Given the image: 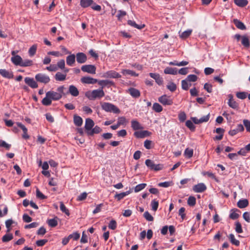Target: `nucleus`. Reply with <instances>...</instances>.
<instances>
[{
  "mask_svg": "<svg viewBox=\"0 0 250 250\" xmlns=\"http://www.w3.org/2000/svg\"><path fill=\"white\" fill-rule=\"evenodd\" d=\"M46 69L49 71L54 72L58 70V67L55 64H51L49 66L46 67Z\"/></svg>",
  "mask_w": 250,
  "mask_h": 250,
  "instance_id": "obj_62",
  "label": "nucleus"
},
{
  "mask_svg": "<svg viewBox=\"0 0 250 250\" xmlns=\"http://www.w3.org/2000/svg\"><path fill=\"white\" fill-rule=\"evenodd\" d=\"M150 77L154 79L156 82V83L159 85H161L163 84V80L162 77H160V75L157 73H150L149 74Z\"/></svg>",
  "mask_w": 250,
  "mask_h": 250,
  "instance_id": "obj_13",
  "label": "nucleus"
},
{
  "mask_svg": "<svg viewBox=\"0 0 250 250\" xmlns=\"http://www.w3.org/2000/svg\"><path fill=\"white\" fill-rule=\"evenodd\" d=\"M237 212H240V210L237 208H233L230 210V213L229 214V218L231 219L235 220L237 219L239 215Z\"/></svg>",
  "mask_w": 250,
  "mask_h": 250,
  "instance_id": "obj_21",
  "label": "nucleus"
},
{
  "mask_svg": "<svg viewBox=\"0 0 250 250\" xmlns=\"http://www.w3.org/2000/svg\"><path fill=\"white\" fill-rule=\"evenodd\" d=\"M81 81L83 83L85 84H94L97 82V80L92 77L87 76L83 77L81 79Z\"/></svg>",
  "mask_w": 250,
  "mask_h": 250,
  "instance_id": "obj_11",
  "label": "nucleus"
},
{
  "mask_svg": "<svg viewBox=\"0 0 250 250\" xmlns=\"http://www.w3.org/2000/svg\"><path fill=\"white\" fill-rule=\"evenodd\" d=\"M35 78L37 82L44 84L48 83L50 81L49 77L43 73H38L36 74Z\"/></svg>",
  "mask_w": 250,
  "mask_h": 250,
  "instance_id": "obj_3",
  "label": "nucleus"
},
{
  "mask_svg": "<svg viewBox=\"0 0 250 250\" xmlns=\"http://www.w3.org/2000/svg\"><path fill=\"white\" fill-rule=\"evenodd\" d=\"M60 209L62 212L65 213L67 216L70 215L68 209L66 208L62 202H60Z\"/></svg>",
  "mask_w": 250,
  "mask_h": 250,
  "instance_id": "obj_45",
  "label": "nucleus"
},
{
  "mask_svg": "<svg viewBox=\"0 0 250 250\" xmlns=\"http://www.w3.org/2000/svg\"><path fill=\"white\" fill-rule=\"evenodd\" d=\"M102 130V129L99 126L96 125L88 132V135L92 136L94 134H98L101 132Z\"/></svg>",
  "mask_w": 250,
  "mask_h": 250,
  "instance_id": "obj_33",
  "label": "nucleus"
},
{
  "mask_svg": "<svg viewBox=\"0 0 250 250\" xmlns=\"http://www.w3.org/2000/svg\"><path fill=\"white\" fill-rule=\"evenodd\" d=\"M0 147H5L7 150H9L11 147V145L6 143L3 140H0Z\"/></svg>",
  "mask_w": 250,
  "mask_h": 250,
  "instance_id": "obj_55",
  "label": "nucleus"
},
{
  "mask_svg": "<svg viewBox=\"0 0 250 250\" xmlns=\"http://www.w3.org/2000/svg\"><path fill=\"white\" fill-rule=\"evenodd\" d=\"M75 55L71 54L66 57V63L69 66H72L75 62Z\"/></svg>",
  "mask_w": 250,
  "mask_h": 250,
  "instance_id": "obj_24",
  "label": "nucleus"
},
{
  "mask_svg": "<svg viewBox=\"0 0 250 250\" xmlns=\"http://www.w3.org/2000/svg\"><path fill=\"white\" fill-rule=\"evenodd\" d=\"M48 225L51 227H55L57 226L58 222L56 218L50 219L47 220Z\"/></svg>",
  "mask_w": 250,
  "mask_h": 250,
  "instance_id": "obj_44",
  "label": "nucleus"
},
{
  "mask_svg": "<svg viewBox=\"0 0 250 250\" xmlns=\"http://www.w3.org/2000/svg\"><path fill=\"white\" fill-rule=\"evenodd\" d=\"M66 74H62L61 72H57L55 76V78L56 81H63L65 80Z\"/></svg>",
  "mask_w": 250,
  "mask_h": 250,
  "instance_id": "obj_29",
  "label": "nucleus"
},
{
  "mask_svg": "<svg viewBox=\"0 0 250 250\" xmlns=\"http://www.w3.org/2000/svg\"><path fill=\"white\" fill-rule=\"evenodd\" d=\"M146 184L142 183L137 185L134 188V191L135 192H138L143 190L146 187Z\"/></svg>",
  "mask_w": 250,
  "mask_h": 250,
  "instance_id": "obj_41",
  "label": "nucleus"
},
{
  "mask_svg": "<svg viewBox=\"0 0 250 250\" xmlns=\"http://www.w3.org/2000/svg\"><path fill=\"white\" fill-rule=\"evenodd\" d=\"M94 125V122H93V121L92 119H91L90 118H87L85 120L84 128H85V130L86 131V132L87 134L92 129Z\"/></svg>",
  "mask_w": 250,
  "mask_h": 250,
  "instance_id": "obj_10",
  "label": "nucleus"
},
{
  "mask_svg": "<svg viewBox=\"0 0 250 250\" xmlns=\"http://www.w3.org/2000/svg\"><path fill=\"white\" fill-rule=\"evenodd\" d=\"M76 57L77 62L79 63H83L87 60V57L83 53H78L76 55Z\"/></svg>",
  "mask_w": 250,
  "mask_h": 250,
  "instance_id": "obj_12",
  "label": "nucleus"
},
{
  "mask_svg": "<svg viewBox=\"0 0 250 250\" xmlns=\"http://www.w3.org/2000/svg\"><path fill=\"white\" fill-rule=\"evenodd\" d=\"M167 87L170 91L174 92L176 90L177 87H176V85L174 83L171 82V83H169L167 85Z\"/></svg>",
  "mask_w": 250,
  "mask_h": 250,
  "instance_id": "obj_48",
  "label": "nucleus"
},
{
  "mask_svg": "<svg viewBox=\"0 0 250 250\" xmlns=\"http://www.w3.org/2000/svg\"><path fill=\"white\" fill-rule=\"evenodd\" d=\"M242 44L246 48H249L250 46V40L246 36H242L241 39Z\"/></svg>",
  "mask_w": 250,
  "mask_h": 250,
  "instance_id": "obj_27",
  "label": "nucleus"
},
{
  "mask_svg": "<svg viewBox=\"0 0 250 250\" xmlns=\"http://www.w3.org/2000/svg\"><path fill=\"white\" fill-rule=\"evenodd\" d=\"M228 105L233 109H237L238 107V104L233 99V96L231 94L229 95Z\"/></svg>",
  "mask_w": 250,
  "mask_h": 250,
  "instance_id": "obj_15",
  "label": "nucleus"
},
{
  "mask_svg": "<svg viewBox=\"0 0 250 250\" xmlns=\"http://www.w3.org/2000/svg\"><path fill=\"white\" fill-rule=\"evenodd\" d=\"M131 192L130 190L127 191L126 192H121L120 193H117L115 195V198L117 199L118 201L121 200L124 198L125 196L130 194Z\"/></svg>",
  "mask_w": 250,
  "mask_h": 250,
  "instance_id": "obj_26",
  "label": "nucleus"
},
{
  "mask_svg": "<svg viewBox=\"0 0 250 250\" xmlns=\"http://www.w3.org/2000/svg\"><path fill=\"white\" fill-rule=\"evenodd\" d=\"M152 142L150 140H146L144 142V146L146 149H150L152 148Z\"/></svg>",
  "mask_w": 250,
  "mask_h": 250,
  "instance_id": "obj_57",
  "label": "nucleus"
},
{
  "mask_svg": "<svg viewBox=\"0 0 250 250\" xmlns=\"http://www.w3.org/2000/svg\"><path fill=\"white\" fill-rule=\"evenodd\" d=\"M102 109L106 112H113L114 113L118 114L120 112V109L115 105L109 103L104 102L101 104Z\"/></svg>",
  "mask_w": 250,
  "mask_h": 250,
  "instance_id": "obj_2",
  "label": "nucleus"
},
{
  "mask_svg": "<svg viewBox=\"0 0 250 250\" xmlns=\"http://www.w3.org/2000/svg\"><path fill=\"white\" fill-rule=\"evenodd\" d=\"M68 236L70 239H73L74 240H77L80 238V235L78 232H74L70 234Z\"/></svg>",
  "mask_w": 250,
  "mask_h": 250,
  "instance_id": "obj_61",
  "label": "nucleus"
},
{
  "mask_svg": "<svg viewBox=\"0 0 250 250\" xmlns=\"http://www.w3.org/2000/svg\"><path fill=\"white\" fill-rule=\"evenodd\" d=\"M234 3L241 7H245L248 3V0H234Z\"/></svg>",
  "mask_w": 250,
  "mask_h": 250,
  "instance_id": "obj_31",
  "label": "nucleus"
},
{
  "mask_svg": "<svg viewBox=\"0 0 250 250\" xmlns=\"http://www.w3.org/2000/svg\"><path fill=\"white\" fill-rule=\"evenodd\" d=\"M158 101L164 105H170L173 104L172 100L167 95H163L160 97L158 98Z\"/></svg>",
  "mask_w": 250,
  "mask_h": 250,
  "instance_id": "obj_4",
  "label": "nucleus"
},
{
  "mask_svg": "<svg viewBox=\"0 0 250 250\" xmlns=\"http://www.w3.org/2000/svg\"><path fill=\"white\" fill-rule=\"evenodd\" d=\"M85 96L90 100L100 99L104 96V93L102 88L88 91L85 93Z\"/></svg>",
  "mask_w": 250,
  "mask_h": 250,
  "instance_id": "obj_1",
  "label": "nucleus"
},
{
  "mask_svg": "<svg viewBox=\"0 0 250 250\" xmlns=\"http://www.w3.org/2000/svg\"><path fill=\"white\" fill-rule=\"evenodd\" d=\"M229 239L232 244L237 246L239 245L240 242L235 238L234 235L233 234H229Z\"/></svg>",
  "mask_w": 250,
  "mask_h": 250,
  "instance_id": "obj_38",
  "label": "nucleus"
},
{
  "mask_svg": "<svg viewBox=\"0 0 250 250\" xmlns=\"http://www.w3.org/2000/svg\"><path fill=\"white\" fill-rule=\"evenodd\" d=\"M131 127L134 130L142 129L143 128V127L142 126V125L136 120H132L131 122Z\"/></svg>",
  "mask_w": 250,
  "mask_h": 250,
  "instance_id": "obj_23",
  "label": "nucleus"
},
{
  "mask_svg": "<svg viewBox=\"0 0 250 250\" xmlns=\"http://www.w3.org/2000/svg\"><path fill=\"white\" fill-rule=\"evenodd\" d=\"M243 123L247 131L250 132V121L248 120H244Z\"/></svg>",
  "mask_w": 250,
  "mask_h": 250,
  "instance_id": "obj_64",
  "label": "nucleus"
},
{
  "mask_svg": "<svg viewBox=\"0 0 250 250\" xmlns=\"http://www.w3.org/2000/svg\"><path fill=\"white\" fill-rule=\"evenodd\" d=\"M152 109L156 112H160L163 110L162 106L159 104L157 103L153 104Z\"/></svg>",
  "mask_w": 250,
  "mask_h": 250,
  "instance_id": "obj_39",
  "label": "nucleus"
},
{
  "mask_svg": "<svg viewBox=\"0 0 250 250\" xmlns=\"http://www.w3.org/2000/svg\"><path fill=\"white\" fill-rule=\"evenodd\" d=\"M197 76L194 74H191L188 76L186 80L189 82H194L197 80Z\"/></svg>",
  "mask_w": 250,
  "mask_h": 250,
  "instance_id": "obj_46",
  "label": "nucleus"
},
{
  "mask_svg": "<svg viewBox=\"0 0 250 250\" xmlns=\"http://www.w3.org/2000/svg\"><path fill=\"white\" fill-rule=\"evenodd\" d=\"M244 219L247 222L250 223V213L245 212L243 214Z\"/></svg>",
  "mask_w": 250,
  "mask_h": 250,
  "instance_id": "obj_63",
  "label": "nucleus"
},
{
  "mask_svg": "<svg viewBox=\"0 0 250 250\" xmlns=\"http://www.w3.org/2000/svg\"><path fill=\"white\" fill-rule=\"evenodd\" d=\"M127 23L128 25L139 29H141L145 27L144 24L138 25L134 21L131 20H128L127 21Z\"/></svg>",
  "mask_w": 250,
  "mask_h": 250,
  "instance_id": "obj_30",
  "label": "nucleus"
},
{
  "mask_svg": "<svg viewBox=\"0 0 250 250\" xmlns=\"http://www.w3.org/2000/svg\"><path fill=\"white\" fill-rule=\"evenodd\" d=\"M25 83L30 87L32 88H36L38 87V83L34 80L33 78L26 77L24 79Z\"/></svg>",
  "mask_w": 250,
  "mask_h": 250,
  "instance_id": "obj_9",
  "label": "nucleus"
},
{
  "mask_svg": "<svg viewBox=\"0 0 250 250\" xmlns=\"http://www.w3.org/2000/svg\"><path fill=\"white\" fill-rule=\"evenodd\" d=\"M249 205V201L247 199H244L240 200L237 203V207L240 208H243Z\"/></svg>",
  "mask_w": 250,
  "mask_h": 250,
  "instance_id": "obj_20",
  "label": "nucleus"
},
{
  "mask_svg": "<svg viewBox=\"0 0 250 250\" xmlns=\"http://www.w3.org/2000/svg\"><path fill=\"white\" fill-rule=\"evenodd\" d=\"M108 228L112 230H114L117 228V223L115 220H112L108 224Z\"/></svg>",
  "mask_w": 250,
  "mask_h": 250,
  "instance_id": "obj_51",
  "label": "nucleus"
},
{
  "mask_svg": "<svg viewBox=\"0 0 250 250\" xmlns=\"http://www.w3.org/2000/svg\"><path fill=\"white\" fill-rule=\"evenodd\" d=\"M193 151L192 149H189L188 148H186L185 150V155L190 158L193 156Z\"/></svg>",
  "mask_w": 250,
  "mask_h": 250,
  "instance_id": "obj_47",
  "label": "nucleus"
},
{
  "mask_svg": "<svg viewBox=\"0 0 250 250\" xmlns=\"http://www.w3.org/2000/svg\"><path fill=\"white\" fill-rule=\"evenodd\" d=\"M13 238V234L11 233L6 234L2 237L3 242H8Z\"/></svg>",
  "mask_w": 250,
  "mask_h": 250,
  "instance_id": "obj_37",
  "label": "nucleus"
},
{
  "mask_svg": "<svg viewBox=\"0 0 250 250\" xmlns=\"http://www.w3.org/2000/svg\"><path fill=\"white\" fill-rule=\"evenodd\" d=\"M144 217L148 221H153L154 220L153 216L148 211H146L144 213Z\"/></svg>",
  "mask_w": 250,
  "mask_h": 250,
  "instance_id": "obj_50",
  "label": "nucleus"
},
{
  "mask_svg": "<svg viewBox=\"0 0 250 250\" xmlns=\"http://www.w3.org/2000/svg\"><path fill=\"white\" fill-rule=\"evenodd\" d=\"M46 95L50 97L52 100L57 101L61 99L62 95L57 92L49 91L46 93Z\"/></svg>",
  "mask_w": 250,
  "mask_h": 250,
  "instance_id": "obj_7",
  "label": "nucleus"
},
{
  "mask_svg": "<svg viewBox=\"0 0 250 250\" xmlns=\"http://www.w3.org/2000/svg\"><path fill=\"white\" fill-rule=\"evenodd\" d=\"M212 85L208 83H206L204 84V88L208 93H211L212 91Z\"/></svg>",
  "mask_w": 250,
  "mask_h": 250,
  "instance_id": "obj_59",
  "label": "nucleus"
},
{
  "mask_svg": "<svg viewBox=\"0 0 250 250\" xmlns=\"http://www.w3.org/2000/svg\"><path fill=\"white\" fill-rule=\"evenodd\" d=\"M151 205L152 207V209L154 211H156L158 209L159 203L156 200H153L151 202Z\"/></svg>",
  "mask_w": 250,
  "mask_h": 250,
  "instance_id": "obj_53",
  "label": "nucleus"
},
{
  "mask_svg": "<svg viewBox=\"0 0 250 250\" xmlns=\"http://www.w3.org/2000/svg\"><path fill=\"white\" fill-rule=\"evenodd\" d=\"M196 204V198L193 196H190L188 200V204L190 206H193Z\"/></svg>",
  "mask_w": 250,
  "mask_h": 250,
  "instance_id": "obj_49",
  "label": "nucleus"
},
{
  "mask_svg": "<svg viewBox=\"0 0 250 250\" xmlns=\"http://www.w3.org/2000/svg\"><path fill=\"white\" fill-rule=\"evenodd\" d=\"M0 74L4 78L12 79L14 75L12 71H8L5 69H0Z\"/></svg>",
  "mask_w": 250,
  "mask_h": 250,
  "instance_id": "obj_16",
  "label": "nucleus"
},
{
  "mask_svg": "<svg viewBox=\"0 0 250 250\" xmlns=\"http://www.w3.org/2000/svg\"><path fill=\"white\" fill-rule=\"evenodd\" d=\"M122 73L123 75H131L132 76H137L138 74H137L134 71L129 70V69H123L122 71Z\"/></svg>",
  "mask_w": 250,
  "mask_h": 250,
  "instance_id": "obj_34",
  "label": "nucleus"
},
{
  "mask_svg": "<svg viewBox=\"0 0 250 250\" xmlns=\"http://www.w3.org/2000/svg\"><path fill=\"white\" fill-rule=\"evenodd\" d=\"M93 2V0H81L80 5L83 8L88 7Z\"/></svg>",
  "mask_w": 250,
  "mask_h": 250,
  "instance_id": "obj_28",
  "label": "nucleus"
},
{
  "mask_svg": "<svg viewBox=\"0 0 250 250\" xmlns=\"http://www.w3.org/2000/svg\"><path fill=\"white\" fill-rule=\"evenodd\" d=\"M233 23L237 28L240 29L241 30H245L246 29V26L244 24L237 19L233 20Z\"/></svg>",
  "mask_w": 250,
  "mask_h": 250,
  "instance_id": "obj_25",
  "label": "nucleus"
},
{
  "mask_svg": "<svg viewBox=\"0 0 250 250\" xmlns=\"http://www.w3.org/2000/svg\"><path fill=\"white\" fill-rule=\"evenodd\" d=\"M192 189L195 192L201 193L207 189V187L204 183H201L194 185Z\"/></svg>",
  "mask_w": 250,
  "mask_h": 250,
  "instance_id": "obj_6",
  "label": "nucleus"
},
{
  "mask_svg": "<svg viewBox=\"0 0 250 250\" xmlns=\"http://www.w3.org/2000/svg\"><path fill=\"white\" fill-rule=\"evenodd\" d=\"M178 118L180 122H184L187 118L186 113L184 112H181L178 115Z\"/></svg>",
  "mask_w": 250,
  "mask_h": 250,
  "instance_id": "obj_56",
  "label": "nucleus"
},
{
  "mask_svg": "<svg viewBox=\"0 0 250 250\" xmlns=\"http://www.w3.org/2000/svg\"><path fill=\"white\" fill-rule=\"evenodd\" d=\"M74 123L76 125H77L78 126H81L83 124L82 118L80 116H79L77 115H74Z\"/></svg>",
  "mask_w": 250,
  "mask_h": 250,
  "instance_id": "obj_32",
  "label": "nucleus"
},
{
  "mask_svg": "<svg viewBox=\"0 0 250 250\" xmlns=\"http://www.w3.org/2000/svg\"><path fill=\"white\" fill-rule=\"evenodd\" d=\"M235 231L238 233H241L243 232L241 224L239 222L235 223Z\"/></svg>",
  "mask_w": 250,
  "mask_h": 250,
  "instance_id": "obj_54",
  "label": "nucleus"
},
{
  "mask_svg": "<svg viewBox=\"0 0 250 250\" xmlns=\"http://www.w3.org/2000/svg\"><path fill=\"white\" fill-rule=\"evenodd\" d=\"M236 96L240 99H245L247 96V93L245 92H239L236 93Z\"/></svg>",
  "mask_w": 250,
  "mask_h": 250,
  "instance_id": "obj_52",
  "label": "nucleus"
},
{
  "mask_svg": "<svg viewBox=\"0 0 250 250\" xmlns=\"http://www.w3.org/2000/svg\"><path fill=\"white\" fill-rule=\"evenodd\" d=\"M127 92L133 98H137L140 96V92L135 88L130 87L127 89Z\"/></svg>",
  "mask_w": 250,
  "mask_h": 250,
  "instance_id": "obj_14",
  "label": "nucleus"
},
{
  "mask_svg": "<svg viewBox=\"0 0 250 250\" xmlns=\"http://www.w3.org/2000/svg\"><path fill=\"white\" fill-rule=\"evenodd\" d=\"M81 69L83 72L94 74L96 73V68L94 65L87 64L83 65Z\"/></svg>",
  "mask_w": 250,
  "mask_h": 250,
  "instance_id": "obj_5",
  "label": "nucleus"
},
{
  "mask_svg": "<svg viewBox=\"0 0 250 250\" xmlns=\"http://www.w3.org/2000/svg\"><path fill=\"white\" fill-rule=\"evenodd\" d=\"M57 66L58 67V68H60L61 69H64V67H65V61H64V60L62 59V60H61L60 61H59L57 62Z\"/></svg>",
  "mask_w": 250,
  "mask_h": 250,
  "instance_id": "obj_60",
  "label": "nucleus"
},
{
  "mask_svg": "<svg viewBox=\"0 0 250 250\" xmlns=\"http://www.w3.org/2000/svg\"><path fill=\"white\" fill-rule=\"evenodd\" d=\"M104 77L107 78H119L121 75L114 70L107 71L104 74Z\"/></svg>",
  "mask_w": 250,
  "mask_h": 250,
  "instance_id": "obj_8",
  "label": "nucleus"
},
{
  "mask_svg": "<svg viewBox=\"0 0 250 250\" xmlns=\"http://www.w3.org/2000/svg\"><path fill=\"white\" fill-rule=\"evenodd\" d=\"M22 59L19 55H16L11 58L12 62L16 65H21Z\"/></svg>",
  "mask_w": 250,
  "mask_h": 250,
  "instance_id": "obj_19",
  "label": "nucleus"
},
{
  "mask_svg": "<svg viewBox=\"0 0 250 250\" xmlns=\"http://www.w3.org/2000/svg\"><path fill=\"white\" fill-rule=\"evenodd\" d=\"M33 64V62L30 60H22L21 66L26 67L30 66Z\"/></svg>",
  "mask_w": 250,
  "mask_h": 250,
  "instance_id": "obj_42",
  "label": "nucleus"
},
{
  "mask_svg": "<svg viewBox=\"0 0 250 250\" xmlns=\"http://www.w3.org/2000/svg\"><path fill=\"white\" fill-rule=\"evenodd\" d=\"M181 84L182 89L185 90H187L188 89L189 86L191 85L190 83H188V81L186 79L182 80Z\"/></svg>",
  "mask_w": 250,
  "mask_h": 250,
  "instance_id": "obj_43",
  "label": "nucleus"
},
{
  "mask_svg": "<svg viewBox=\"0 0 250 250\" xmlns=\"http://www.w3.org/2000/svg\"><path fill=\"white\" fill-rule=\"evenodd\" d=\"M37 49V44H34L29 49L28 53L30 56L32 57L36 53Z\"/></svg>",
  "mask_w": 250,
  "mask_h": 250,
  "instance_id": "obj_36",
  "label": "nucleus"
},
{
  "mask_svg": "<svg viewBox=\"0 0 250 250\" xmlns=\"http://www.w3.org/2000/svg\"><path fill=\"white\" fill-rule=\"evenodd\" d=\"M191 30H188L183 32L181 35L180 37L182 38H186L188 37L191 33Z\"/></svg>",
  "mask_w": 250,
  "mask_h": 250,
  "instance_id": "obj_58",
  "label": "nucleus"
},
{
  "mask_svg": "<svg viewBox=\"0 0 250 250\" xmlns=\"http://www.w3.org/2000/svg\"><path fill=\"white\" fill-rule=\"evenodd\" d=\"M68 93H70L73 96L76 97L79 95V92L75 86L71 85L69 87Z\"/></svg>",
  "mask_w": 250,
  "mask_h": 250,
  "instance_id": "obj_17",
  "label": "nucleus"
},
{
  "mask_svg": "<svg viewBox=\"0 0 250 250\" xmlns=\"http://www.w3.org/2000/svg\"><path fill=\"white\" fill-rule=\"evenodd\" d=\"M164 73L166 74L176 75L177 69L176 68L167 67L164 69Z\"/></svg>",
  "mask_w": 250,
  "mask_h": 250,
  "instance_id": "obj_22",
  "label": "nucleus"
},
{
  "mask_svg": "<svg viewBox=\"0 0 250 250\" xmlns=\"http://www.w3.org/2000/svg\"><path fill=\"white\" fill-rule=\"evenodd\" d=\"M150 133L147 130L136 131L134 132L135 137L138 138H143L146 136L149 135Z\"/></svg>",
  "mask_w": 250,
  "mask_h": 250,
  "instance_id": "obj_18",
  "label": "nucleus"
},
{
  "mask_svg": "<svg viewBox=\"0 0 250 250\" xmlns=\"http://www.w3.org/2000/svg\"><path fill=\"white\" fill-rule=\"evenodd\" d=\"M186 125L188 127L191 131H193L195 130V126L193 125V123L190 120H187L186 122Z\"/></svg>",
  "mask_w": 250,
  "mask_h": 250,
  "instance_id": "obj_40",
  "label": "nucleus"
},
{
  "mask_svg": "<svg viewBox=\"0 0 250 250\" xmlns=\"http://www.w3.org/2000/svg\"><path fill=\"white\" fill-rule=\"evenodd\" d=\"M42 104L45 106L50 105L52 103V100L51 99L50 97H48L46 95L45 97H44L42 101Z\"/></svg>",
  "mask_w": 250,
  "mask_h": 250,
  "instance_id": "obj_35",
  "label": "nucleus"
}]
</instances>
